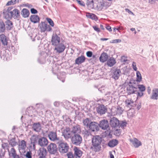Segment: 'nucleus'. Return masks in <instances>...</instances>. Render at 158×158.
Wrapping results in <instances>:
<instances>
[{"mask_svg": "<svg viewBox=\"0 0 158 158\" xmlns=\"http://www.w3.org/2000/svg\"><path fill=\"white\" fill-rule=\"evenodd\" d=\"M102 138L98 135L93 136L92 138V145L91 147V149L93 151L97 152L99 151L101 148V144Z\"/></svg>", "mask_w": 158, "mask_h": 158, "instance_id": "nucleus-1", "label": "nucleus"}, {"mask_svg": "<svg viewBox=\"0 0 158 158\" xmlns=\"http://www.w3.org/2000/svg\"><path fill=\"white\" fill-rule=\"evenodd\" d=\"M56 144H58L59 151L60 153H64L68 152L69 147L66 143L61 139Z\"/></svg>", "mask_w": 158, "mask_h": 158, "instance_id": "nucleus-2", "label": "nucleus"}, {"mask_svg": "<svg viewBox=\"0 0 158 158\" xmlns=\"http://www.w3.org/2000/svg\"><path fill=\"white\" fill-rule=\"evenodd\" d=\"M82 140L81 136L79 134L73 135L71 138L72 143L75 146H80L82 143Z\"/></svg>", "mask_w": 158, "mask_h": 158, "instance_id": "nucleus-3", "label": "nucleus"}, {"mask_svg": "<svg viewBox=\"0 0 158 158\" xmlns=\"http://www.w3.org/2000/svg\"><path fill=\"white\" fill-rule=\"evenodd\" d=\"M48 137L50 140L55 142L56 143L61 139L57 137L56 132L55 131H49L48 134Z\"/></svg>", "mask_w": 158, "mask_h": 158, "instance_id": "nucleus-4", "label": "nucleus"}, {"mask_svg": "<svg viewBox=\"0 0 158 158\" xmlns=\"http://www.w3.org/2000/svg\"><path fill=\"white\" fill-rule=\"evenodd\" d=\"M39 27L41 32H44L46 31H52L50 26L46 24L44 22H41L39 24Z\"/></svg>", "mask_w": 158, "mask_h": 158, "instance_id": "nucleus-5", "label": "nucleus"}, {"mask_svg": "<svg viewBox=\"0 0 158 158\" xmlns=\"http://www.w3.org/2000/svg\"><path fill=\"white\" fill-rule=\"evenodd\" d=\"M129 84L127 88V91L128 94L130 95L136 93L137 89V85H132L131 81L129 82Z\"/></svg>", "mask_w": 158, "mask_h": 158, "instance_id": "nucleus-6", "label": "nucleus"}, {"mask_svg": "<svg viewBox=\"0 0 158 158\" xmlns=\"http://www.w3.org/2000/svg\"><path fill=\"white\" fill-rule=\"evenodd\" d=\"M62 135L64 136L66 139H68L70 138H71L73 136V133L69 127H67L63 130L62 132Z\"/></svg>", "mask_w": 158, "mask_h": 158, "instance_id": "nucleus-7", "label": "nucleus"}, {"mask_svg": "<svg viewBox=\"0 0 158 158\" xmlns=\"http://www.w3.org/2000/svg\"><path fill=\"white\" fill-rule=\"evenodd\" d=\"M110 124L112 127H119L120 122L115 117L110 118Z\"/></svg>", "mask_w": 158, "mask_h": 158, "instance_id": "nucleus-8", "label": "nucleus"}, {"mask_svg": "<svg viewBox=\"0 0 158 158\" xmlns=\"http://www.w3.org/2000/svg\"><path fill=\"white\" fill-rule=\"evenodd\" d=\"M38 143L41 147L46 146L48 144V140L46 138L42 137L38 139Z\"/></svg>", "mask_w": 158, "mask_h": 158, "instance_id": "nucleus-9", "label": "nucleus"}, {"mask_svg": "<svg viewBox=\"0 0 158 158\" xmlns=\"http://www.w3.org/2000/svg\"><path fill=\"white\" fill-rule=\"evenodd\" d=\"M99 128L105 130L107 129L109 127V124L107 120L103 119L101 120L99 124Z\"/></svg>", "mask_w": 158, "mask_h": 158, "instance_id": "nucleus-10", "label": "nucleus"}, {"mask_svg": "<svg viewBox=\"0 0 158 158\" xmlns=\"http://www.w3.org/2000/svg\"><path fill=\"white\" fill-rule=\"evenodd\" d=\"M89 128L92 131H98L99 129V124L95 122H91L90 123Z\"/></svg>", "mask_w": 158, "mask_h": 158, "instance_id": "nucleus-11", "label": "nucleus"}, {"mask_svg": "<svg viewBox=\"0 0 158 158\" xmlns=\"http://www.w3.org/2000/svg\"><path fill=\"white\" fill-rule=\"evenodd\" d=\"M49 152L51 154H55L57 152L56 145L53 143H51L48 147Z\"/></svg>", "mask_w": 158, "mask_h": 158, "instance_id": "nucleus-12", "label": "nucleus"}, {"mask_svg": "<svg viewBox=\"0 0 158 158\" xmlns=\"http://www.w3.org/2000/svg\"><path fill=\"white\" fill-rule=\"evenodd\" d=\"M107 110L106 107L102 104L100 105L97 108V111L98 113L100 115L105 114Z\"/></svg>", "mask_w": 158, "mask_h": 158, "instance_id": "nucleus-13", "label": "nucleus"}, {"mask_svg": "<svg viewBox=\"0 0 158 158\" xmlns=\"http://www.w3.org/2000/svg\"><path fill=\"white\" fill-rule=\"evenodd\" d=\"M112 73V77L115 80H117L120 76L121 72L119 69L117 68L113 70Z\"/></svg>", "mask_w": 158, "mask_h": 158, "instance_id": "nucleus-14", "label": "nucleus"}, {"mask_svg": "<svg viewBox=\"0 0 158 158\" xmlns=\"http://www.w3.org/2000/svg\"><path fill=\"white\" fill-rule=\"evenodd\" d=\"M56 46L54 50L59 53L63 52L65 48V46L61 43L59 44Z\"/></svg>", "mask_w": 158, "mask_h": 158, "instance_id": "nucleus-15", "label": "nucleus"}, {"mask_svg": "<svg viewBox=\"0 0 158 158\" xmlns=\"http://www.w3.org/2000/svg\"><path fill=\"white\" fill-rule=\"evenodd\" d=\"M60 37L56 35H53L51 40V42L52 45L56 46L59 44L60 42Z\"/></svg>", "mask_w": 158, "mask_h": 158, "instance_id": "nucleus-16", "label": "nucleus"}, {"mask_svg": "<svg viewBox=\"0 0 158 158\" xmlns=\"http://www.w3.org/2000/svg\"><path fill=\"white\" fill-rule=\"evenodd\" d=\"M47 152L46 149L43 147L40 148L38 151V153L39 156L46 158Z\"/></svg>", "mask_w": 158, "mask_h": 158, "instance_id": "nucleus-17", "label": "nucleus"}, {"mask_svg": "<svg viewBox=\"0 0 158 158\" xmlns=\"http://www.w3.org/2000/svg\"><path fill=\"white\" fill-rule=\"evenodd\" d=\"M0 40L4 46L7 45L8 40L5 35L2 34L0 35Z\"/></svg>", "mask_w": 158, "mask_h": 158, "instance_id": "nucleus-18", "label": "nucleus"}, {"mask_svg": "<svg viewBox=\"0 0 158 158\" xmlns=\"http://www.w3.org/2000/svg\"><path fill=\"white\" fill-rule=\"evenodd\" d=\"M73 150L75 156H76L75 158H81L82 154V151L78 148L76 147L74 148Z\"/></svg>", "mask_w": 158, "mask_h": 158, "instance_id": "nucleus-19", "label": "nucleus"}, {"mask_svg": "<svg viewBox=\"0 0 158 158\" xmlns=\"http://www.w3.org/2000/svg\"><path fill=\"white\" fill-rule=\"evenodd\" d=\"M158 98V88H155L152 90V92L150 98L152 99L157 100Z\"/></svg>", "mask_w": 158, "mask_h": 158, "instance_id": "nucleus-20", "label": "nucleus"}, {"mask_svg": "<svg viewBox=\"0 0 158 158\" xmlns=\"http://www.w3.org/2000/svg\"><path fill=\"white\" fill-rule=\"evenodd\" d=\"M32 129L35 131L39 132L41 129V125L39 123H35L33 124Z\"/></svg>", "mask_w": 158, "mask_h": 158, "instance_id": "nucleus-21", "label": "nucleus"}, {"mask_svg": "<svg viewBox=\"0 0 158 158\" xmlns=\"http://www.w3.org/2000/svg\"><path fill=\"white\" fill-rule=\"evenodd\" d=\"M26 143L24 140H22L19 143V150L20 152V151H22V152L25 151V149L26 147Z\"/></svg>", "mask_w": 158, "mask_h": 158, "instance_id": "nucleus-22", "label": "nucleus"}, {"mask_svg": "<svg viewBox=\"0 0 158 158\" xmlns=\"http://www.w3.org/2000/svg\"><path fill=\"white\" fill-rule=\"evenodd\" d=\"M30 21L34 23H37L39 22L40 18L39 16L36 15H31L30 18Z\"/></svg>", "mask_w": 158, "mask_h": 158, "instance_id": "nucleus-23", "label": "nucleus"}, {"mask_svg": "<svg viewBox=\"0 0 158 158\" xmlns=\"http://www.w3.org/2000/svg\"><path fill=\"white\" fill-rule=\"evenodd\" d=\"M85 57L83 56H81L75 60V63L78 65L81 64L85 61Z\"/></svg>", "mask_w": 158, "mask_h": 158, "instance_id": "nucleus-24", "label": "nucleus"}, {"mask_svg": "<svg viewBox=\"0 0 158 158\" xmlns=\"http://www.w3.org/2000/svg\"><path fill=\"white\" fill-rule=\"evenodd\" d=\"M108 57V56L107 54L104 52L102 53L99 57L100 60L102 62H104L107 60Z\"/></svg>", "mask_w": 158, "mask_h": 158, "instance_id": "nucleus-25", "label": "nucleus"}, {"mask_svg": "<svg viewBox=\"0 0 158 158\" xmlns=\"http://www.w3.org/2000/svg\"><path fill=\"white\" fill-rule=\"evenodd\" d=\"M12 17H13L15 19L18 18L20 16V11L17 9H15L12 12Z\"/></svg>", "mask_w": 158, "mask_h": 158, "instance_id": "nucleus-26", "label": "nucleus"}, {"mask_svg": "<svg viewBox=\"0 0 158 158\" xmlns=\"http://www.w3.org/2000/svg\"><path fill=\"white\" fill-rule=\"evenodd\" d=\"M71 131L72 132L73 134V135L78 134V133L80 132L81 131V129L80 126L79 125H77L73 126Z\"/></svg>", "mask_w": 158, "mask_h": 158, "instance_id": "nucleus-27", "label": "nucleus"}, {"mask_svg": "<svg viewBox=\"0 0 158 158\" xmlns=\"http://www.w3.org/2000/svg\"><path fill=\"white\" fill-rule=\"evenodd\" d=\"M118 143V142L117 139H112L109 141L108 143V146L111 147L113 148L117 145Z\"/></svg>", "mask_w": 158, "mask_h": 158, "instance_id": "nucleus-28", "label": "nucleus"}, {"mask_svg": "<svg viewBox=\"0 0 158 158\" xmlns=\"http://www.w3.org/2000/svg\"><path fill=\"white\" fill-rule=\"evenodd\" d=\"M6 27L7 30H11L12 29L13 26V23L9 20L5 22Z\"/></svg>", "mask_w": 158, "mask_h": 158, "instance_id": "nucleus-29", "label": "nucleus"}, {"mask_svg": "<svg viewBox=\"0 0 158 158\" xmlns=\"http://www.w3.org/2000/svg\"><path fill=\"white\" fill-rule=\"evenodd\" d=\"M125 102L126 106L130 108H132L133 107H134V105H135L134 102L131 100H126L125 101Z\"/></svg>", "mask_w": 158, "mask_h": 158, "instance_id": "nucleus-30", "label": "nucleus"}, {"mask_svg": "<svg viewBox=\"0 0 158 158\" xmlns=\"http://www.w3.org/2000/svg\"><path fill=\"white\" fill-rule=\"evenodd\" d=\"M4 16L6 19H10L12 18V13L11 12H9L5 10L3 12Z\"/></svg>", "mask_w": 158, "mask_h": 158, "instance_id": "nucleus-31", "label": "nucleus"}, {"mask_svg": "<svg viewBox=\"0 0 158 158\" xmlns=\"http://www.w3.org/2000/svg\"><path fill=\"white\" fill-rule=\"evenodd\" d=\"M21 14L23 17L27 18L29 16L30 12L29 10L27 9L24 8L21 11Z\"/></svg>", "mask_w": 158, "mask_h": 158, "instance_id": "nucleus-32", "label": "nucleus"}, {"mask_svg": "<svg viewBox=\"0 0 158 158\" xmlns=\"http://www.w3.org/2000/svg\"><path fill=\"white\" fill-rule=\"evenodd\" d=\"M114 108L116 110V114L120 115L122 114L123 112V110L122 108L119 106H117L116 107H114L112 108V110H114Z\"/></svg>", "mask_w": 158, "mask_h": 158, "instance_id": "nucleus-33", "label": "nucleus"}, {"mask_svg": "<svg viewBox=\"0 0 158 158\" xmlns=\"http://www.w3.org/2000/svg\"><path fill=\"white\" fill-rule=\"evenodd\" d=\"M115 59L113 57L110 58L107 61V64L109 66H113L116 63Z\"/></svg>", "mask_w": 158, "mask_h": 158, "instance_id": "nucleus-34", "label": "nucleus"}, {"mask_svg": "<svg viewBox=\"0 0 158 158\" xmlns=\"http://www.w3.org/2000/svg\"><path fill=\"white\" fill-rule=\"evenodd\" d=\"M131 141L133 144L136 148H138L141 145V142L136 138L134 139V140Z\"/></svg>", "mask_w": 158, "mask_h": 158, "instance_id": "nucleus-35", "label": "nucleus"}, {"mask_svg": "<svg viewBox=\"0 0 158 158\" xmlns=\"http://www.w3.org/2000/svg\"><path fill=\"white\" fill-rule=\"evenodd\" d=\"M86 16L88 18L91 19L93 20H94L96 21L98 19L96 15L94 14L87 13L86 14Z\"/></svg>", "mask_w": 158, "mask_h": 158, "instance_id": "nucleus-36", "label": "nucleus"}, {"mask_svg": "<svg viewBox=\"0 0 158 158\" xmlns=\"http://www.w3.org/2000/svg\"><path fill=\"white\" fill-rule=\"evenodd\" d=\"M91 122V120L89 118H86L84 119L83 122V125L84 126L86 127H89L90 123Z\"/></svg>", "mask_w": 158, "mask_h": 158, "instance_id": "nucleus-37", "label": "nucleus"}, {"mask_svg": "<svg viewBox=\"0 0 158 158\" xmlns=\"http://www.w3.org/2000/svg\"><path fill=\"white\" fill-rule=\"evenodd\" d=\"M39 138H38V136L37 135H33L31 138V143H33V146H35V144H34L36 142H37V141H38V139Z\"/></svg>", "mask_w": 158, "mask_h": 158, "instance_id": "nucleus-38", "label": "nucleus"}, {"mask_svg": "<svg viewBox=\"0 0 158 158\" xmlns=\"http://www.w3.org/2000/svg\"><path fill=\"white\" fill-rule=\"evenodd\" d=\"M82 133L84 136L86 137L91 135L90 129L88 130L85 129L82 131Z\"/></svg>", "mask_w": 158, "mask_h": 158, "instance_id": "nucleus-39", "label": "nucleus"}, {"mask_svg": "<svg viewBox=\"0 0 158 158\" xmlns=\"http://www.w3.org/2000/svg\"><path fill=\"white\" fill-rule=\"evenodd\" d=\"M19 0H11L8 1L6 4V6L14 5L17 3H18Z\"/></svg>", "mask_w": 158, "mask_h": 158, "instance_id": "nucleus-40", "label": "nucleus"}, {"mask_svg": "<svg viewBox=\"0 0 158 158\" xmlns=\"http://www.w3.org/2000/svg\"><path fill=\"white\" fill-rule=\"evenodd\" d=\"M108 3L107 2H100L99 4L100 6H99V7L101 9H103L104 7H105V9L107 8V6H109L110 5H108L107 4Z\"/></svg>", "mask_w": 158, "mask_h": 158, "instance_id": "nucleus-41", "label": "nucleus"}, {"mask_svg": "<svg viewBox=\"0 0 158 158\" xmlns=\"http://www.w3.org/2000/svg\"><path fill=\"white\" fill-rule=\"evenodd\" d=\"M5 30V25L3 22H0V32H3Z\"/></svg>", "mask_w": 158, "mask_h": 158, "instance_id": "nucleus-42", "label": "nucleus"}, {"mask_svg": "<svg viewBox=\"0 0 158 158\" xmlns=\"http://www.w3.org/2000/svg\"><path fill=\"white\" fill-rule=\"evenodd\" d=\"M136 81L139 82L142 80V77L141 74L139 71H137L136 72Z\"/></svg>", "mask_w": 158, "mask_h": 158, "instance_id": "nucleus-43", "label": "nucleus"}, {"mask_svg": "<svg viewBox=\"0 0 158 158\" xmlns=\"http://www.w3.org/2000/svg\"><path fill=\"white\" fill-rule=\"evenodd\" d=\"M2 147L5 150L9 151V144L7 143H3L2 144Z\"/></svg>", "mask_w": 158, "mask_h": 158, "instance_id": "nucleus-44", "label": "nucleus"}, {"mask_svg": "<svg viewBox=\"0 0 158 158\" xmlns=\"http://www.w3.org/2000/svg\"><path fill=\"white\" fill-rule=\"evenodd\" d=\"M138 88L139 89L140 91L143 92L145 90V86L142 85H139Z\"/></svg>", "mask_w": 158, "mask_h": 158, "instance_id": "nucleus-45", "label": "nucleus"}, {"mask_svg": "<svg viewBox=\"0 0 158 158\" xmlns=\"http://www.w3.org/2000/svg\"><path fill=\"white\" fill-rule=\"evenodd\" d=\"M127 124V123L126 121H121L120 122L119 127H121L122 128L123 127L124 128V127H125L126 126Z\"/></svg>", "mask_w": 158, "mask_h": 158, "instance_id": "nucleus-46", "label": "nucleus"}, {"mask_svg": "<svg viewBox=\"0 0 158 158\" xmlns=\"http://www.w3.org/2000/svg\"><path fill=\"white\" fill-rule=\"evenodd\" d=\"M9 154V156H10L12 155H13L14 153L16 152V151L15 150L14 148H12L10 151L9 150L8 151Z\"/></svg>", "mask_w": 158, "mask_h": 158, "instance_id": "nucleus-47", "label": "nucleus"}, {"mask_svg": "<svg viewBox=\"0 0 158 158\" xmlns=\"http://www.w3.org/2000/svg\"><path fill=\"white\" fill-rule=\"evenodd\" d=\"M46 20L48 21V22L49 23L50 25L52 26V27H53L54 26V23L53 22V21H52V20L49 18H47L46 19Z\"/></svg>", "mask_w": 158, "mask_h": 158, "instance_id": "nucleus-48", "label": "nucleus"}, {"mask_svg": "<svg viewBox=\"0 0 158 158\" xmlns=\"http://www.w3.org/2000/svg\"><path fill=\"white\" fill-rule=\"evenodd\" d=\"M9 144L11 146L13 147L16 145L17 142H16L14 139L11 140L9 142Z\"/></svg>", "mask_w": 158, "mask_h": 158, "instance_id": "nucleus-49", "label": "nucleus"}, {"mask_svg": "<svg viewBox=\"0 0 158 158\" xmlns=\"http://www.w3.org/2000/svg\"><path fill=\"white\" fill-rule=\"evenodd\" d=\"M68 158H74L73 154L71 152H69L67 154Z\"/></svg>", "mask_w": 158, "mask_h": 158, "instance_id": "nucleus-50", "label": "nucleus"}, {"mask_svg": "<svg viewBox=\"0 0 158 158\" xmlns=\"http://www.w3.org/2000/svg\"><path fill=\"white\" fill-rule=\"evenodd\" d=\"M135 94H137V96H139V97H141L143 96V92L140 91V92H138L137 91L136 93H135Z\"/></svg>", "mask_w": 158, "mask_h": 158, "instance_id": "nucleus-51", "label": "nucleus"}, {"mask_svg": "<svg viewBox=\"0 0 158 158\" xmlns=\"http://www.w3.org/2000/svg\"><path fill=\"white\" fill-rule=\"evenodd\" d=\"M87 4L88 5H91L93 6L94 5V1L93 0H87Z\"/></svg>", "mask_w": 158, "mask_h": 158, "instance_id": "nucleus-52", "label": "nucleus"}, {"mask_svg": "<svg viewBox=\"0 0 158 158\" xmlns=\"http://www.w3.org/2000/svg\"><path fill=\"white\" fill-rule=\"evenodd\" d=\"M132 67L135 71H136L137 68L136 67V63L135 62H133L132 64Z\"/></svg>", "mask_w": 158, "mask_h": 158, "instance_id": "nucleus-53", "label": "nucleus"}, {"mask_svg": "<svg viewBox=\"0 0 158 158\" xmlns=\"http://www.w3.org/2000/svg\"><path fill=\"white\" fill-rule=\"evenodd\" d=\"M31 12L32 14H35L37 13V11L34 8H32L31 9Z\"/></svg>", "mask_w": 158, "mask_h": 158, "instance_id": "nucleus-54", "label": "nucleus"}, {"mask_svg": "<svg viewBox=\"0 0 158 158\" xmlns=\"http://www.w3.org/2000/svg\"><path fill=\"white\" fill-rule=\"evenodd\" d=\"M86 54L87 57H91L92 56L93 53L92 52L89 51L87 52Z\"/></svg>", "mask_w": 158, "mask_h": 158, "instance_id": "nucleus-55", "label": "nucleus"}, {"mask_svg": "<svg viewBox=\"0 0 158 158\" xmlns=\"http://www.w3.org/2000/svg\"><path fill=\"white\" fill-rule=\"evenodd\" d=\"M78 3L82 6H85L84 2L83 1H81L79 0H77Z\"/></svg>", "mask_w": 158, "mask_h": 158, "instance_id": "nucleus-56", "label": "nucleus"}, {"mask_svg": "<svg viewBox=\"0 0 158 158\" xmlns=\"http://www.w3.org/2000/svg\"><path fill=\"white\" fill-rule=\"evenodd\" d=\"M93 28L96 31L98 32H99L100 31V29L97 27L96 26H93Z\"/></svg>", "mask_w": 158, "mask_h": 158, "instance_id": "nucleus-57", "label": "nucleus"}, {"mask_svg": "<svg viewBox=\"0 0 158 158\" xmlns=\"http://www.w3.org/2000/svg\"><path fill=\"white\" fill-rule=\"evenodd\" d=\"M36 106L37 107L40 108H43V104H42L41 103L36 104Z\"/></svg>", "mask_w": 158, "mask_h": 158, "instance_id": "nucleus-58", "label": "nucleus"}, {"mask_svg": "<svg viewBox=\"0 0 158 158\" xmlns=\"http://www.w3.org/2000/svg\"><path fill=\"white\" fill-rule=\"evenodd\" d=\"M125 10L129 14H131L132 15H134V14L130 10L126 8L125 9Z\"/></svg>", "mask_w": 158, "mask_h": 158, "instance_id": "nucleus-59", "label": "nucleus"}, {"mask_svg": "<svg viewBox=\"0 0 158 158\" xmlns=\"http://www.w3.org/2000/svg\"><path fill=\"white\" fill-rule=\"evenodd\" d=\"M26 157L27 158H31V156L30 152H27L26 154Z\"/></svg>", "mask_w": 158, "mask_h": 158, "instance_id": "nucleus-60", "label": "nucleus"}, {"mask_svg": "<svg viewBox=\"0 0 158 158\" xmlns=\"http://www.w3.org/2000/svg\"><path fill=\"white\" fill-rule=\"evenodd\" d=\"M121 42V40L120 39H116L114 40H113V43H120Z\"/></svg>", "mask_w": 158, "mask_h": 158, "instance_id": "nucleus-61", "label": "nucleus"}, {"mask_svg": "<svg viewBox=\"0 0 158 158\" xmlns=\"http://www.w3.org/2000/svg\"><path fill=\"white\" fill-rule=\"evenodd\" d=\"M121 60L122 61H123L124 62H126V61L127 60V58L124 56H122V57Z\"/></svg>", "mask_w": 158, "mask_h": 158, "instance_id": "nucleus-62", "label": "nucleus"}, {"mask_svg": "<svg viewBox=\"0 0 158 158\" xmlns=\"http://www.w3.org/2000/svg\"><path fill=\"white\" fill-rule=\"evenodd\" d=\"M106 29L107 30H108L109 31H112V29H111V27L110 26H109V25L107 26L106 27Z\"/></svg>", "mask_w": 158, "mask_h": 158, "instance_id": "nucleus-63", "label": "nucleus"}, {"mask_svg": "<svg viewBox=\"0 0 158 158\" xmlns=\"http://www.w3.org/2000/svg\"><path fill=\"white\" fill-rule=\"evenodd\" d=\"M54 105L56 107H58L60 105V103L59 102H55L54 103Z\"/></svg>", "mask_w": 158, "mask_h": 158, "instance_id": "nucleus-64", "label": "nucleus"}]
</instances>
